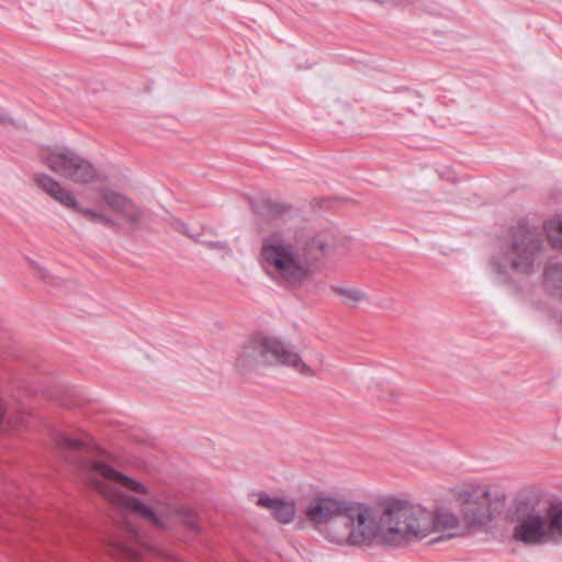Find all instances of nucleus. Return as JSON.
Masks as SVG:
<instances>
[{
    "label": "nucleus",
    "mask_w": 562,
    "mask_h": 562,
    "mask_svg": "<svg viewBox=\"0 0 562 562\" xmlns=\"http://www.w3.org/2000/svg\"><path fill=\"white\" fill-rule=\"evenodd\" d=\"M34 273H35L36 278H38L43 281H46V282L54 281V278H52L49 272L43 267L34 266Z\"/></svg>",
    "instance_id": "26"
},
{
    "label": "nucleus",
    "mask_w": 562,
    "mask_h": 562,
    "mask_svg": "<svg viewBox=\"0 0 562 562\" xmlns=\"http://www.w3.org/2000/svg\"><path fill=\"white\" fill-rule=\"evenodd\" d=\"M200 244L209 249L227 250L228 244L224 240H199Z\"/></svg>",
    "instance_id": "25"
},
{
    "label": "nucleus",
    "mask_w": 562,
    "mask_h": 562,
    "mask_svg": "<svg viewBox=\"0 0 562 562\" xmlns=\"http://www.w3.org/2000/svg\"><path fill=\"white\" fill-rule=\"evenodd\" d=\"M79 213L85 215L92 223H101L106 227L114 228L119 226V222L113 220L111 216L100 213L95 210L88 207H80Z\"/></svg>",
    "instance_id": "20"
},
{
    "label": "nucleus",
    "mask_w": 562,
    "mask_h": 562,
    "mask_svg": "<svg viewBox=\"0 0 562 562\" xmlns=\"http://www.w3.org/2000/svg\"><path fill=\"white\" fill-rule=\"evenodd\" d=\"M381 514L366 504L353 502L341 532L329 535L330 541L351 546L396 548L409 543V538L423 535L428 521L414 514L406 501L387 498L379 504Z\"/></svg>",
    "instance_id": "1"
},
{
    "label": "nucleus",
    "mask_w": 562,
    "mask_h": 562,
    "mask_svg": "<svg viewBox=\"0 0 562 562\" xmlns=\"http://www.w3.org/2000/svg\"><path fill=\"white\" fill-rule=\"evenodd\" d=\"M98 176L95 167L79 155L77 161L71 165L70 170L67 172L66 179L78 184H89L94 182Z\"/></svg>",
    "instance_id": "16"
},
{
    "label": "nucleus",
    "mask_w": 562,
    "mask_h": 562,
    "mask_svg": "<svg viewBox=\"0 0 562 562\" xmlns=\"http://www.w3.org/2000/svg\"><path fill=\"white\" fill-rule=\"evenodd\" d=\"M331 237L328 233L321 232L311 238H307L302 247H300L302 255L307 259L308 270L311 267L327 257L333 248L334 244L330 241Z\"/></svg>",
    "instance_id": "13"
},
{
    "label": "nucleus",
    "mask_w": 562,
    "mask_h": 562,
    "mask_svg": "<svg viewBox=\"0 0 562 562\" xmlns=\"http://www.w3.org/2000/svg\"><path fill=\"white\" fill-rule=\"evenodd\" d=\"M546 228L548 231V238L551 240L552 246L562 250V215L550 221Z\"/></svg>",
    "instance_id": "22"
},
{
    "label": "nucleus",
    "mask_w": 562,
    "mask_h": 562,
    "mask_svg": "<svg viewBox=\"0 0 562 562\" xmlns=\"http://www.w3.org/2000/svg\"><path fill=\"white\" fill-rule=\"evenodd\" d=\"M33 179L35 184L53 200L66 209L79 212L81 206L75 194L69 189L63 187L56 179L46 173H35Z\"/></svg>",
    "instance_id": "11"
},
{
    "label": "nucleus",
    "mask_w": 562,
    "mask_h": 562,
    "mask_svg": "<svg viewBox=\"0 0 562 562\" xmlns=\"http://www.w3.org/2000/svg\"><path fill=\"white\" fill-rule=\"evenodd\" d=\"M108 551L113 558L125 561H135L140 554L137 548L117 538L108 541Z\"/></svg>",
    "instance_id": "17"
},
{
    "label": "nucleus",
    "mask_w": 562,
    "mask_h": 562,
    "mask_svg": "<svg viewBox=\"0 0 562 562\" xmlns=\"http://www.w3.org/2000/svg\"><path fill=\"white\" fill-rule=\"evenodd\" d=\"M55 440L56 445L61 450H80L85 446V442L82 440L70 438L69 436L63 434L57 435Z\"/></svg>",
    "instance_id": "23"
},
{
    "label": "nucleus",
    "mask_w": 562,
    "mask_h": 562,
    "mask_svg": "<svg viewBox=\"0 0 562 562\" xmlns=\"http://www.w3.org/2000/svg\"><path fill=\"white\" fill-rule=\"evenodd\" d=\"M557 515L555 504L551 505L542 516L528 497L516 498L509 510V520L514 524L512 538L525 546H542L558 542L559 527L553 526Z\"/></svg>",
    "instance_id": "4"
},
{
    "label": "nucleus",
    "mask_w": 562,
    "mask_h": 562,
    "mask_svg": "<svg viewBox=\"0 0 562 562\" xmlns=\"http://www.w3.org/2000/svg\"><path fill=\"white\" fill-rule=\"evenodd\" d=\"M259 366H285L304 376L315 375L294 349L276 337L254 336L244 347L236 360V367L246 373Z\"/></svg>",
    "instance_id": "3"
},
{
    "label": "nucleus",
    "mask_w": 562,
    "mask_h": 562,
    "mask_svg": "<svg viewBox=\"0 0 562 562\" xmlns=\"http://www.w3.org/2000/svg\"><path fill=\"white\" fill-rule=\"evenodd\" d=\"M557 515L553 517V526L559 527L562 537V503L555 504Z\"/></svg>",
    "instance_id": "27"
},
{
    "label": "nucleus",
    "mask_w": 562,
    "mask_h": 562,
    "mask_svg": "<svg viewBox=\"0 0 562 562\" xmlns=\"http://www.w3.org/2000/svg\"><path fill=\"white\" fill-rule=\"evenodd\" d=\"M100 198L110 210L119 214L131 229H138L144 221V211L127 195L111 189H102Z\"/></svg>",
    "instance_id": "10"
},
{
    "label": "nucleus",
    "mask_w": 562,
    "mask_h": 562,
    "mask_svg": "<svg viewBox=\"0 0 562 562\" xmlns=\"http://www.w3.org/2000/svg\"><path fill=\"white\" fill-rule=\"evenodd\" d=\"M252 210L263 217H276L290 210V206L270 199H258L251 202Z\"/></svg>",
    "instance_id": "18"
},
{
    "label": "nucleus",
    "mask_w": 562,
    "mask_h": 562,
    "mask_svg": "<svg viewBox=\"0 0 562 562\" xmlns=\"http://www.w3.org/2000/svg\"><path fill=\"white\" fill-rule=\"evenodd\" d=\"M353 502L334 497L313 498L306 509L307 518L315 525H327L333 529L337 522L345 524Z\"/></svg>",
    "instance_id": "8"
},
{
    "label": "nucleus",
    "mask_w": 562,
    "mask_h": 562,
    "mask_svg": "<svg viewBox=\"0 0 562 562\" xmlns=\"http://www.w3.org/2000/svg\"><path fill=\"white\" fill-rule=\"evenodd\" d=\"M544 282L548 286L562 291V263H552L544 269Z\"/></svg>",
    "instance_id": "21"
},
{
    "label": "nucleus",
    "mask_w": 562,
    "mask_h": 562,
    "mask_svg": "<svg viewBox=\"0 0 562 562\" xmlns=\"http://www.w3.org/2000/svg\"><path fill=\"white\" fill-rule=\"evenodd\" d=\"M257 505L270 509L273 518L281 524H290L295 517L296 504L293 501L270 497L266 492L258 494Z\"/></svg>",
    "instance_id": "14"
},
{
    "label": "nucleus",
    "mask_w": 562,
    "mask_h": 562,
    "mask_svg": "<svg viewBox=\"0 0 562 562\" xmlns=\"http://www.w3.org/2000/svg\"><path fill=\"white\" fill-rule=\"evenodd\" d=\"M78 156L79 154L68 147H55L43 156V161L54 173L66 178Z\"/></svg>",
    "instance_id": "15"
},
{
    "label": "nucleus",
    "mask_w": 562,
    "mask_h": 562,
    "mask_svg": "<svg viewBox=\"0 0 562 562\" xmlns=\"http://www.w3.org/2000/svg\"><path fill=\"white\" fill-rule=\"evenodd\" d=\"M542 248L541 236L526 224H519L503 245L502 261L493 259V270L499 276H505L506 267H509L517 273L529 276L536 270V261Z\"/></svg>",
    "instance_id": "5"
},
{
    "label": "nucleus",
    "mask_w": 562,
    "mask_h": 562,
    "mask_svg": "<svg viewBox=\"0 0 562 562\" xmlns=\"http://www.w3.org/2000/svg\"><path fill=\"white\" fill-rule=\"evenodd\" d=\"M335 293L344 297L342 303L347 305H355L359 302L367 301L368 295L363 291L353 288H344L339 285L333 286Z\"/></svg>",
    "instance_id": "19"
},
{
    "label": "nucleus",
    "mask_w": 562,
    "mask_h": 562,
    "mask_svg": "<svg viewBox=\"0 0 562 562\" xmlns=\"http://www.w3.org/2000/svg\"><path fill=\"white\" fill-rule=\"evenodd\" d=\"M0 124H3V125L10 124L19 130H26L25 122L13 120L12 117L9 116V114L2 108H0Z\"/></svg>",
    "instance_id": "24"
},
{
    "label": "nucleus",
    "mask_w": 562,
    "mask_h": 562,
    "mask_svg": "<svg viewBox=\"0 0 562 562\" xmlns=\"http://www.w3.org/2000/svg\"><path fill=\"white\" fill-rule=\"evenodd\" d=\"M461 502V516L468 530L483 527L493 519L491 510V491L486 487L465 490L459 493Z\"/></svg>",
    "instance_id": "7"
},
{
    "label": "nucleus",
    "mask_w": 562,
    "mask_h": 562,
    "mask_svg": "<svg viewBox=\"0 0 562 562\" xmlns=\"http://www.w3.org/2000/svg\"><path fill=\"white\" fill-rule=\"evenodd\" d=\"M414 514L416 516L424 518L428 521V528L427 530L416 537L409 538V542L412 541H419L424 538H426L432 530H443V529H453L454 531L449 532L446 537H440L436 540H432V542L442 540L443 538L451 539L456 537H463L468 535V530L465 529V526L462 528L460 527V519L457 515L450 513V512H438L435 516H432L429 512L413 506Z\"/></svg>",
    "instance_id": "9"
},
{
    "label": "nucleus",
    "mask_w": 562,
    "mask_h": 562,
    "mask_svg": "<svg viewBox=\"0 0 562 562\" xmlns=\"http://www.w3.org/2000/svg\"><path fill=\"white\" fill-rule=\"evenodd\" d=\"M125 506L161 530L173 531L176 527H182L193 535L201 532L198 514L182 504L157 501L154 510L139 498L126 496Z\"/></svg>",
    "instance_id": "6"
},
{
    "label": "nucleus",
    "mask_w": 562,
    "mask_h": 562,
    "mask_svg": "<svg viewBox=\"0 0 562 562\" xmlns=\"http://www.w3.org/2000/svg\"><path fill=\"white\" fill-rule=\"evenodd\" d=\"M82 467L87 468L91 474L100 475L106 480L119 482L124 487L135 493L147 494L148 492L147 487L143 483L116 471L114 468L104 462L87 461Z\"/></svg>",
    "instance_id": "12"
},
{
    "label": "nucleus",
    "mask_w": 562,
    "mask_h": 562,
    "mask_svg": "<svg viewBox=\"0 0 562 562\" xmlns=\"http://www.w3.org/2000/svg\"><path fill=\"white\" fill-rule=\"evenodd\" d=\"M260 258L267 272L290 285L302 284L310 278L307 259L300 246L285 239L282 232H274L263 238Z\"/></svg>",
    "instance_id": "2"
}]
</instances>
